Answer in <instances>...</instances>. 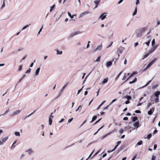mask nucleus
Instances as JSON below:
<instances>
[{
	"label": "nucleus",
	"mask_w": 160,
	"mask_h": 160,
	"mask_svg": "<svg viewBox=\"0 0 160 160\" xmlns=\"http://www.w3.org/2000/svg\"><path fill=\"white\" fill-rule=\"evenodd\" d=\"M106 102V101L104 100L100 104L101 105H102Z\"/></svg>",
	"instance_id": "nucleus-64"
},
{
	"label": "nucleus",
	"mask_w": 160,
	"mask_h": 160,
	"mask_svg": "<svg viewBox=\"0 0 160 160\" xmlns=\"http://www.w3.org/2000/svg\"><path fill=\"white\" fill-rule=\"evenodd\" d=\"M123 132V129H121L119 131V133H122Z\"/></svg>",
	"instance_id": "nucleus-53"
},
{
	"label": "nucleus",
	"mask_w": 160,
	"mask_h": 160,
	"mask_svg": "<svg viewBox=\"0 0 160 160\" xmlns=\"http://www.w3.org/2000/svg\"><path fill=\"white\" fill-rule=\"evenodd\" d=\"M126 75H127L126 73H124V75L123 76V78H122V80H124L126 79V78L127 77V76Z\"/></svg>",
	"instance_id": "nucleus-35"
},
{
	"label": "nucleus",
	"mask_w": 160,
	"mask_h": 160,
	"mask_svg": "<svg viewBox=\"0 0 160 160\" xmlns=\"http://www.w3.org/2000/svg\"><path fill=\"white\" fill-rule=\"evenodd\" d=\"M117 51L118 53H122V51L119 48L117 49Z\"/></svg>",
	"instance_id": "nucleus-51"
},
{
	"label": "nucleus",
	"mask_w": 160,
	"mask_h": 160,
	"mask_svg": "<svg viewBox=\"0 0 160 160\" xmlns=\"http://www.w3.org/2000/svg\"><path fill=\"white\" fill-rule=\"evenodd\" d=\"M108 78H107L104 79L103 80L102 82V85L106 83V82H108Z\"/></svg>",
	"instance_id": "nucleus-21"
},
{
	"label": "nucleus",
	"mask_w": 160,
	"mask_h": 160,
	"mask_svg": "<svg viewBox=\"0 0 160 160\" xmlns=\"http://www.w3.org/2000/svg\"><path fill=\"white\" fill-rule=\"evenodd\" d=\"M5 6V1L4 0L3 1V3H2V6L1 8V9H2Z\"/></svg>",
	"instance_id": "nucleus-34"
},
{
	"label": "nucleus",
	"mask_w": 160,
	"mask_h": 160,
	"mask_svg": "<svg viewBox=\"0 0 160 160\" xmlns=\"http://www.w3.org/2000/svg\"><path fill=\"white\" fill-rule=\"evenodd\" d=\"M100 58H101L100 56L98 57V58L95 61V62H98L100 60Z\"/></svg>",
	"instance_id": "nucleus-40"
},
{
	"label": "nucleus",
	"mask_w": 160,
	"mask_h": 160,
	"mask_svg": "<svg viewBox=\"0 0 160 160\" xmlns=\"http://www.w3.org/2000/svg\"><path fill=\"white\" fill-rule=\"evenodd\" d=\"M94 151V150H93L92 152H91V153L90 154V155H89V156L88 157V158H90L91 156H92V154H93V152Z\"/></svg>",
	"instance_id": "nucleus-57"
},
{
	"label": "nucleus",
	"mask_w": 160,
	"mask_h": 160,
	"mask_svg": "<svg viewBox=\"0 0 160 160\" xmlns=\"http://www.w3.org/2000/svg\"><path fill=\"white\" fill-rule=\"evenodd\" d=\"M26 75L25 74H24L23 75V77L21 79H20L18 82V83L20 82L22 80V79L25 77H26Z\"/></svg>",
	"instance_id": "nucleus-39"
},
{
	"label": "nucleus",
	"mask_w": 160,
	"mask_h": 160,
	"mask_svg": "<svg viewBox=\"0 0 160 160\" xmlns=\"http://www.w3.org/2000/svg\"><path fill=\"white\" fill-rule=\"evenodd\" d=\"M155 157L154 156H152V160H155Z\"/></svg>",
	"instance_id": "nucleus-62"
},
{
	"label": "nucleus",
	"mask_w": 160,
	"mask_h": 160,
	"mask_svg": "<svg viewBox=\"0 0 160 160\" xmlns=\"http://www.w3.org/2000/svg\"><path fill=\"white\" fill-rule=\"evenodd\" d=\"M138 120V118L137 117H133L132 121L133 122H135Z\"/></svg>",
	"instance_id": "nucleus-33"
},
{
	"label": "nucleus",
	"mask_w": 160,
	"mask_h": 160,
	"mask_svg": "<svg viewBox=\"0 0 160 160\" xmlns=\"http://www.w3.org/2000/svg\"><path fill=\"white\" fill-rule=\"evenodd\" d=\"M137 73V72H134L132 73L131 75L128 77V78L126 80V81L128 80L130 78H131L132 77L134 76V75L135 74H136Z\"/></svg>",
	"instance_id": "nucleus-13"
},
{
	"label": "nucleus",
	"mask_w": 160,
	"mask_h": 160,
	"mask_svg": "<svg viewBox=\"0 0 160 160\" xmlns=\"http://www.w3.org/2000/svg\"><path fill=\"white\" fill-rule=\"evenodd\" d=\"M107 135H104V136H103L102 138V140L103 139H104V138H105L106 137H107Z\"/></svg>",
	"instance_id": "nucleus-60"
},
{
	"label": "nucleus",
	"mask_w": 160,
	"mask_h": 160,
	"mask_svg": "<svg viewBox=\"0 0 160 160\" xmlns=\"http://www.w3.org/2000/svg\"><path fill=\"white\" fill-rule=\"evenodd\" d=\"M54 112L51 113L50 115V116L49 117V118H53V116L52 115V114H53Z\"/></svg>",
	"instance_id": "nucleus-50"
},
{
	"label": "nucleus",
	"mask_w": 160,
	"mask_h": 160,
	"mask_svg": "<svg viewBox=\"0 0 160 160\" xmlns=\"http://www.w3.org/2000/svg\"><path fill=\"white\" fill-rule=\"evenodd\" d=\"M157 58H155L147 66V68L150 67L153 63H154L156 61Z\"/></svg>",
	"instance_id": "nucleus-6"
},
{
	"label": "nucleus",
	"mask_w": 160,
	"mask_h": 160,
	"mask_svg": "<svg viewBox=\"0 0 160 160\" xmlns=\"http://www.w3.org/2000/svg\"><path fill=\"white\" fill-rule=\"evenodd\" d=\"M133 126L135 127V128H138L139 127V122L138 121L135 122L133 124Z\"/></svg>",
	"instance_id": "nucleus-12"
},
{
	"label": "nucleus",
	"mask_w": 160,
	"mask_h": 160,
	"mask_svg": "<svg viewBox=\"0 0 160 160\" xmlns=\"http://www.w3.org/2000/svg\"><path fill=\"white\" fill-rule=\"evenodd\" d=\"M157 147V144H155L153 147V149L154 150H155L156 149V148Z\"/></svg>",
	"instance_id": "nucleus-56"
},
{
	"label": "nucleus",
	"mask_w": 160,
	"mask_h": 160,
	"mask_svg": "<svg viewBox=\"0 0 160 160\" xmlns=\"http://www.w3.org/2000/svg\"><path fill=\"white\" fill-rule=\"evenodd\" d=\"M153 113L152 111H148V114L149 115H151Z\"/></svg>",
	"instance_id": "nucleus-41"
},
{
	"label": "nucleus",
	"mask_w": 160,
	"mask_h": 160,
	"mask_svg": "<svg viewBox=\"0 0 160 160\" xmlns=\"http://www.w3.org/2000/svg\"><path fill=\"white\" fill-rule=\"evenodd\" d=\"M125 98L127 99V100H129L131 99L132 98L129 96H126L125 97Z\"/></svg>",
	"instance_id": "nucleus-30"
},
{
	"label": "nucleus",
	"mask_w": 160,
	"mask_h": 160,
	"mask_svg": "<svg viewBox=\"0 0 160 160\" xmlns=\"http://www.w3.org/2000/svg\"><path fill=\"white\" fill-rule=\"evenodd\" d=\"M55 7V5H53L51 7V8L50 10V12H52V11L53 9Z\"/></svg>",
	"instance_id": "nucleus-32"
},
{
	"label": "nucleus",
	"mask_w": 160,
	"mask_h": 160,
	"mask_svg": "<svg viewBox=\"0 0 160 160\" xmlns=\"http://www.w3.org/2000/svg\"><path fill=\"white\" fill-rule=\"evenodd\" d=\"M156 48L157 46H156L155 47H153L152 48H151L148 51V53H149V54H150L156 49Z\"/></svg>",
	"instance_id": "nucleus-9"
},
{
	"label": "nucleus",
	"mask_w": 160,
	"mask_h": 160,
	"mask_svg": "<svg viewBox=\"0 0 160 160\" xmlns=\"http://www.w3.org/2000/svg\"><path fill=\"white\" fill-rule=\"evenodd\" d=\"M155 44V40L154 39H153L152 42V45L153 46V45Z\"/></svg>",
	"instance_id": "nucleus-49"
},
{
	"label": "nucleus",
	"mask_w": 160,
	"mask_h": 160,
	"mask_svg": "<svg viewBox=\"0 0 160 160\" xmlns=\"http://www.w3.org/2000/svg\"><path fill=\"white\" fill-rule=\"evenodd\" d=\"M20 111H6L3 114L0 115V117L2 116L8 114V116H13L15 115L18 114Z\"/></svg>",
	"instance_id": "nucleus-1"
},
{
	"label": "nucleus",
	"mask_w": 160,
	"mask_h": 160,
	"mask_svg": "<svg viewBox=\"0 0 160 160\" xmlns=\"http://www.w3.org/2000/svg\"><path fill=\"white\" fill-rule=\"evenodd\" d=\"M61 16H62V15L60 14L59 16H58V17L56 18V20L57 21H58L59 19L60 18H61Z\"/></svg>",
	"instance_id": "nucleus-48"
},
{
	"label": "nucleus",
	"mask_w": 160,
	"mask_h": 160,
	"mask_svg": "<svg viewBox=\"0 0 160 160\" xmlns=\"http://www.w3.org/2000/svg\"><path fill=\"white\" fill-rule=\"evenodd\" d=\"M151 137H152L151 134H149L147 135V138L148 139H149Z\"/></svg>",
	"instance_id": "nucleus-38"
},
{
	"label": "nucleus",
	"mask_w": 160,
	"mask_h": 160,
	"mask_svg": "<svg viewBox=\"0 0 160 160\" xmlns=\"http://www.w3.org/2000/svg\"><path fill=\"white\" fill-rule=\"evenodd\" d=\"M148 38L149 39L148 42H145L144 43L143 45L144 44H146L148 46L149 45V43L151 41V37L150 36H149L148 37Z\"/></svg>",
	"instance_id": "nucleus-11"
},
{
	"label": "nucleus",
	"mask_w": 160,
	"mask_h": 160,
	"mask_svg": "<svg viewBox=\"0 0 160 160\" xmlns=\"http://www.w3.org/2000/svg\"><path fill=\"white\" fill-rule=\"evenodd\" d=\"M97 118V116L95 115L92 118L91 121L90 122V123H92Z\"/></svg>",
	"instance_id": "nucleus-19"
},
{
	"label": "nucleus",
	"mask_w": 160,
	"mask_h": 160,
	"mask_svg": "<svg viewBox=\"0 0 160 160\" xmlns=\"http://www.w3.org/2000/svg\"><path fill=\"white\" fill-rule=\"evenodd\" d=\"M100 0H96L94 1V3L96 5L95 8H97L100 2Z\"/></svg>",
	"instance_id": "nucleus-15"
},
{
	"label": "nucleus",
	"mask_w": 160,
	"mask_h": 160,
	"mask_svg": "<svg viewBox=\"0 0 160 160\" xmlns=\"http://www.w3.org/2000/svg\"><path fill=\"white\" fill-rule=\"evenodd\" d=\"M112 43H113V42H112L110 44L108 45V46L107 47V48H108L110 47L112 45Z\"/></svg>",
	"instance_id": "nucleus-61"
},
{
	"label": "nucleus",
	"mask_w": 160,
	"mask_h": 160,
	"mask_svg": "<svg viewBox=\"0 0 160 160\" xmlns=\"http://www.w3.org/2000/svg\"><path fill=\"white\" fill-rule=\"evenodd\" d=\"M142 144V140L139 141L135 146V148H137L138 146L141 145Z\"/></svg>",
	"instance_id": "nucleus-16"
},
{
	"label": "nucleus",
	"mask_w": 160,
	"mask_h": 160,
	"mask_svg": "<svg viewBox=\"0 0 160 160\" xmlns=\"http://www.w3.org/2000/svg\"><path fill=\"white\" fill-rule=\"evenodd\" d=\"M29 26V25H27L26 26H24L22 29V30H23L26 28H27Z\"/></svg>",
	"instance_id": "nucleus-37"
},
{
	"label": "nucleus",
	"mask_w": 160,
	"mask_h": 160,
	"mask_svg": "<svg viewBox=\"0 0 160 160\" xmlns=\"http://www.w3.org/2000/svg\"><path fill=\"white\" fill-rule=\"evenodd\" d=\"M112 64V62L111 61H108L106 63V66L108 68L109 67L111 66Z\"/></svg>",
	"instance_id": "nucleus-14"
},
{
	"label": "nucleus",
	"mask_w": 160,
	"mask_h": 160,
	"mask_svg": "<svg viewBox=\"0 0 160 160\" xmlns=\"http://www.w3.org/2000/svg\"><path fill=\"white\" fill-rule=\"evenodd\" d=\"M107 15V13H103L100 16L99 18L101 19L102 20H103L106 18V16Z\"/></svg>",
	"instance_id": "nucleus-5"
},
{
	"label": "nucleus",
	"mask_w": 160,
	"mask_h": 160,
	"mask_svg": "<svg viewBox=\"0 0 160 160\" xmlns=\"http://www.w3.org/2000/svg\"><path fill=\"white\" fill-rule=\"evenodd\" d=\"M68 16L71 18L72 19L74 18V16H75L76 15H72L69 12H68Z\"/></svg>",
	"instance_id": "nucleus-24"
},
{
	"label": "nucleus",
	"mask_w": 160,
	"mask_h": 160,
	"mask_svg": "<svg viewBox=\"0 0 160 160\" xmlns=\"http://www.w3.org/2000/svg\"><path fill=\"white\" fill-rule=\"evenodd\" d=\"M81 33L82 32L80 31H77L75 32L72 33L70 35L69 37L70 38H72L75 35Z\"/></svg>",
	"instance_id": "nucleus-3"
},
{
	"label": "nucleus",
	"mask_w": 160,
	"mask_h": 160,
	"mask_svg": "<svg viewBox=\"0 0 160 160\" xmlns=\"http://www.w3.org/2000/svg\"><path fill=\"white\" fill-rule=\"evenodd\" d=\"M67 85V84H66L64 86H63L62 87V89L61 90V91H60V92L59 93L58 95V97L57 98H58V97H59L62 94V93L64 91V88L66 87Z\"/></svg>",
	"instance_id": "nucleus-7"
},
{
	"label": "nucleus",
	"mask_w": 160,
	"mask_h": 160,
	"mask_svg": "<svg viewBox=\"0 0 160 160\" xmlns=\"http://www.w3.org/2000/svg\"><path fill=\"white\" fill-rule=\"evenodd\" d=\"M56 50L57 55H61L62 54V51H60L58 50Z\"/></svg>",
	"instance_id": "nucleus-20"
},
{
	"label": "nucleus",
	"mask_w": 160,
	"mask_h": 160,
	"mask_svg": "<svg viewBox=\"0 0 160 160\" xmlns=\"http://www.w3.org/2000/svg\"><path fill=\"white\" fill-rule=\"evenodd\" d=\"M137 13V7H136L135 8L134 11V12L132 14V15L133 16L135 15Z\"/></svg>",
	"instance_id": "nucleus-26"
},
{
	"label": "nucleus",
	"mask_w": 160,
	"mask_h": 160,
	"mask_svg": "<svg viewBox=\"0 0 160 160\" xmlns=\"http://www.w3.org/2000/svg\"><path fill=\"white\" fill-rule=\"evenodd\" d=\"M35 112V111L33 112H32L31 113H30V114H29V115H28V116H26L25 118H24V120H25L27 118H28V117H30V116H31Z\"/></svg>",
	"instance_id": "nucleus-28"
},
{
	"label": "nucleus",
	"mask_w": 160,
	"mask_h": 160,
	"mask_svg": "<svg viewBox=\"0 0 160 160\" xmlns=\"http://www.w3.org/2000/svg\"><path fill=\"white\" fill-rule=\"evenodd\" d=\"M31 69L29 68L28 70H27L26 71V73H27V74L31 72Z\"/></svg>",
	"instance_id": "nucleus-42"
},
{
	"label": "nucleus",
	"mask_w": 160,
	"mask_h": 160,
	"mask_svg": "<svg viewBox=\"0 0 160 160\" xmlns=\"http://www.w3.org/2000/svg\"><path fill=\"white\" fill-rule=\"evenodd\" d=\"M102 44H101L99 45L98 46L97 48H96L95 50V51H100L101 50L102 48Z\"/></svg>",
	"instance_id": "nucleus-10"
},
{
	"label": "nucleus",
	"mask_w": 160,
	"mask_h": 160,
	"mask_svg": "<svg viewBox=\"0 0 160 160\" xmlns=\"http://www.w3.org/2000/svg\"><path fill=\"white\" fill-rule=\"evenodd\" d=\"M8 139V137H7L5 138H2V141L0 140V145H3L4 143Z\"/></svg>",
	"instance_id": "nucleus-8"
},
{
	"label": "nucleus",
	"mask_w": 160,
	"mask_h": 160,
	"mask_svg": "<svg viewBox=\"0 0 160 160\" xmlns=\"http://www.w3.org/2000/svg\"><path fill=\"white\" fill-rule=\"evenodd\" d=\"M121 73H122V72H121L117 76V77H116V78H115V80L116 81H117L119 78Z\"/></svg>",
	"instance_id": "nucleus-23"
},
{
	"label": "nucleus",
	"mask_w": 160,
	"mask_h": 160,
	"mask_svg": "<svg viewBox=\"0 0 160 160\" xmlns=\"http://www.w3.org/2000/svg\"><path fill=\"white\" fill-rule=\"evenodd\" d=\"M22 65H20L19 67V68L18 69V71H21L22 69Z\"/></svg>",
	"instance_id": "nucleus-45"
},
{
	"label": "nucleus",
	"mask_w": 160,
	"mask_h": 160,
	"mask_svg": "<svg viewBox=\"0 0 160 160\" xmlns=\"http://www.w3.org/2000/svg\"><path fill=\"white\" fill-rule=\"evenodd\" d=\"M128 118L127 117H125L123 118V120H128Z\"/></svg>",
	"instance_id": "nucleus-59"
},
{
	"label": "nucleus",
	"mask_w": 160,
	"mask_h": 160,
	"mask_svg": "<svg viewBox=\"0 0 160 160\" xmlns=\"http://www.w3.org/2000/svg\"><path fill=\"white\" fill-rule=\"evenodd\" d=\"M84 86H83L82 88L80 89V90H79L78 91V93L77 94V95L79 94V93L81 92L82 91V88H83Z\"/></svg>",
	"instance_id": "nucleus-47"
},
{
	"label": "nucleus",
	"mask_w": 160,
	"mask_h": 160,
	"mask_svg": "<svg viewBox=\"0 0 160 160\" xmlns=\"http://www.w3.org/2000/svg\"><path fill=\"white\" fill-rule=\"evenodd\" d=\"M151 82V80H150L149 81H148V82L144 86H143L142 87V88H143V87H144L146 86H147Z\"/></svg>",
	"instance_id": "nucleus-36"
},
{
	"label": "nucleus",
	"mask_w": 160,
	"mask_h": 160,
	"mask_svg": "<svg viewBox=\"0 0 160 160\" xmlns=\"http://www.w3.org/2000/svg\"><path fill=\"white\" fill-rule=\"evenodd\" d=\"M90 13V12L89 11H86L80 14L79 17L80 18H81L83 17L84 16Z\"/></svg>",
	"instance_id": "nucleus-4"
},
{
	"label": "nucleus",
	"mask_w": 160,
	"mask_h": 160,
	"mask_svg": "<svg viewBox=\"0 0 160 160\" xmlns=\"http://www.w3.org/2000/svg\"><path fill=\"white\" fill-rule=\"evenodd\" d=\"M26 152H28L29 155L31 153H32L33 152V151L31 149L29 148L28 150L26 151Z\"/></svg>",
	"instance_id": "nucleus-22"
},
{
	"label": "nucleus",
	"mask_w": 160,
	"mask_h": 160,
	"mask_svg": "<svg viewBox=\"0 0 160 160\" xmlns=\"http://www.w3.org/2000/svg\"><path fill=\"white\" fill-rule=\"evenodd\" d=\"M145 30V28H143L139 30H137L136 31L137 37L138 38H141L142 36V33Z\"/></svg>",
	"instance_id": "nucleus-2"
},
{
	"label": "nucleus",
	"mask_w": 160,
	"mask_h": 160,
	"mask_svg": "<svg viewBox=\"0 0 160 160\" xmlns=\"http://www.w3.org/2000/svg\"><path fill=\"white\" fill-rule=\"evenodd\" d=\"M40 70V68L39 67L36 69L35 72V75L36 76H38V75L39 72Z\"/></svg>",
	"instance_id": "nucleus-17"
},
{
	"label": "nucleus",
	"mask_w": 160,
	"mask_h": 160,
	"mask_svg": "<svg viewBox=\"0 0 160 160\" xmlns=\"http://www.w3.org/2000/svg\"><path fill=\"white\" fill-rule=\"evenodd\" d=\"M116 100H117V99H114L113 100H112V101L111 102V103H110V104L109 105H110L112 103H113L114 102L116 101Z\"/></svg>",
	"instance_id": "nucleus-55"
},
{
	"label": "nucleus",
	"mask_w": 160,
	"mask_h": 160,
	"mask_svg": "<svg viewBox=\"0 0 160 160\" xmlns=\"http://www.w3.org/2000/svg\"><path fill=\"white\" fill-rule=\"evenodd\" d=\"M102 118H101L99 119L98 120H97L96 122L95 123H94L93 125H94L96 124L97 123H98L101 119Z\"/></svg>",
	"instance_id": "nucleus-46"
},
{
	"label": "nucleus",
	"mask_w": 160,
	"mask_h": 160,
	"mask_svg": "<svg viewBox=\"0 0 160 160\" xmlns=\"http://www.w3.org/2000/svg\"><path fill=\"white\" fill-rule=\"evenodd\" d=\"M73 119V118H72L70 119H69L68 120V123H70V122Z\"/></svg>",
	"instance_id": "nucleus-52"
},
{
	"label": "nucleus",
	"mask_w": 160,
	"mask_h": 160,
	"mask_svg": "<svg viewBox=\"0 0 160 160\" xmlns=\"http://www.w3.org/2000/svg\"><path fill=\"white\" fill-rule=\"evenodd\" d=\"M154 101L155 102H158L159 101L158 97H156V98L155 99Z\"/></svg>",
	"instance_id": "nucleus-44"
},
{
	"label": "nucleus",
	"mask_w": 160,
	"mask_h": 160,
	"mask_svg": "<svg viewBox=\"0 0 160 160\" xmlns=\"http://www.w3.org/2000/svg\"><path fill=\"white\" fill-rule=\"evenodd\" d=\"M150 54H149V53H147V54H145V55H144V57L143 58V59L147 58V57H148Z\"/></svg>",
	"instance_id": "nucleus-43"
},
{
	"label": "nucleus",
	"mask_w": 160,
	"mask_h": 160,
	"mask_svg": "<svg viewBox=\"0 0 160 160\" xmlns=\"http://www.w3.org/2000/svg\"><path fill=\"white\" fill-rule=\"evenodd\" d=\"M100 150H99L97 152H96L95 154L92 157H95L96 155L98 153V152H99Z\"/></svg>",
	"instance_id": "nucleus-54"
},
{
	"label": "nucleus",
	"mask_w": 160,
	"mask_h": 160,
	"mask_svg": "<svg viewBox=\"0 0 160 160\" xmlns=\"http://www.w3.org/2000/svg\"><path fill=\"white\" fill-rule=\"evenodd\" d=\"M160 94V92L157 91L156 92L154 93V95L156 97H158V95Z\"/></svg>",
	"instance_id": "nucleus-18"
},
{
	"label": "nucleus",
	"mask_w": 160,
	"mask_h": 160,
	"mask_svg": "<svg viewBox=\"0 0 160 160\" xmlns=\"http://www.w3.org/2000/svg\"><path fill=\"white\" fill-rule=\"evenodd\" d=\"M137 78H135L132 81L130 82L129 83L130 84H132L135 82L137 81Z\"/></svg>",
	"instance_id": "nucleus-27"
},
{
	"label": "nucleus",
	"mask_w": 160,
	"mask_h": 160,
	"mask_svg": "<svg viewBox=\"0 0 160 160\" xmlns=\"http://www.w3.org/2000/svg\"><path fill=\"white\" fill-rule=\"evenodd\" d=\"M52 123V119L51 118H49V125H51Z\"/></svg>",
	"instance_id": "nucleus-31"
},
{
	"label": "nucleus",
	"mask_w": 160,
	"mask_h": 160,
	"mask_svg": "<svg viewBox=\"0 0 160 160\" xmlns=\"http://www.w3.org/2000/svg\"><path fill=\"white\" fill-rule=\"evenodd\" d=\"M64 121V119L63 118H62L61 119V120L59 122V123H61L63 122Z\"/></svg>",
	"instance_id": "nucleus-63"
},
{
	"label": "nucleus",
	"mask_w": 160,
	"mask_h": 160,
	"mask_svg": "<svg viewBox=\"0 0 160 160\" xmlns=\"http://www.w3.org/2000/svg\"><path fill=\"white\" fill-rule=\"evenodd\" d=\"M139 0H137L136 2V4L137 5L139 3Z\"/></svg>",
	"instance_id": "nucleus-58"
},
{
	"label": "nucleus",
	"mask_w": 160,
	"mask_h": 160,
	"mask_svg": "<svg viewBox=\"0 0 160 160\" xmlns=\"http://www.w3.org/2000/svg\"><path fill=\"white\" fill-rule=\"evenodd\" d=\"M14 134L16 136L19 137L20 136V133L19 132H15Z\"/></svg>",
	"instance_id": "nucleus-25"
},
{
	"label": "nucleus",
	"mask_w": 160,
	"mask_h": 160,
	"mask_svg": "<svg viewBox=\"0 0 160 160\" xmlns=\"http://www.w3.org/2000/svg\"><path fill=\"white\" fill-rule=\"evenodd\" d=\"M118 147V145H116L112 150H111V151H108V152H109V153H110V152H113L116 149V148H117Z\"/></svg>",
	"instance_id": "nucleus-29"
}]
</instances>
